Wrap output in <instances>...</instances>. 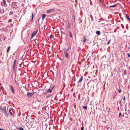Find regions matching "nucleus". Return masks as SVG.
Instances as JSON below:
<instances>
[{"label":"nucleus","instance_id":"1","mask_svg":"<svg viewBox=\"0 0 130 130\" xmlns=\"http://www.w3.org/2000/svg\"><path fill=\"white\" fill-rule=\"evenodd\" d=\"M54 87V85H51L50 88L47 91V93H50L52 92Z\"/></svg>","mask_w":130,"mask_h":130},{"label":"nucleus","instance_id":"2","mask_svg":"<svg viewBox=\"0 0 130 130\" xmlns=\"http://www.w3.org/2000/svg\"><path fill=\"white\" fill-rule=\"evenodd\" d=\"M30 121V124L31 126L33 125L34 124H36V121L34 119H32L30 121Z\"/></svg>","mask_w":130,"mask_h":130},{"label":"nucleus","instance_id":"3","mask_svg":"<svg viewBox=\"0 0 130 130\" xmlns=\"http://www.w3.org/2000/svg\"><path fill=\"white\" fill-rule=\"evenodd\" d=\"M9 88L12 93L14 94V93L15 91L12 85H10L9 87Z\"/></svg>","mask_w":130,"mask_h":130},{"label":"nucleus","instance_id":"4","mask_svg":"<svg viewBox=\"0 0 130 130\" xmlns=\"http://www.w3.org/2000/svg\"><path fill=\"white\" fill-rule=\"evenodd\" d=\"M38 31V30H36L34 31L32 34L31 35V38H32L35 35Z\"/></svg>","mask_w":130,"mask_h":130},{"label":"nucleus","instance_id":"5","mask_svg":"<svg viewBox=\"0 0 130 130\" xmlns=\"http://www.w3.org/2000/svg\"><path fill=\"white\" fill-rule=\"evenodd\" d=\"M54 9H50L47 10L46 11V12L47 13H50L52 12H53L54 11Z\"/></svg>","mask_w":130,"mask_h":130},{"label":"nucleus","instance_id":"6","mask_svg":"<svg viewBox=\"0 0 130 130\" xmlns=\"http://www.w3.org/2000/svg\"><path fill=\"white\" fill-rule=\"evenodd\" d=\"M16 67V60H15L14 61L13 67V71H14L15 70V68Z\"/></svg>","mask_w":130,"mask_h":130},{"label":"nucleus","instance_id":"7","mask_svg":"<svg viewBox=\"0 0 130 130\" xmlns=\"http://www.w3.org/2000/svg\"><path fill=\"white\" fill-rule=\"evenodd\" d=\"M0 109L4 113L6 111V107H3V108H0Z\"/></svg>","mask_w":130,"mask_h":130},{"label":"nucleus","instance_id":"8","mask_svg":"<svg viewBox=\"0 0 130 130\" xmlns=\"http://www.w3.org/2000/svg\"><path fill=\"white\" fill-rule=\"evenodd\" d=\"M33 94V93H30V92H28L27 93V95L29 97H31Z\"/></svg>","mask_w":130,"mask_h":130},{"label":"nucleus","instance_id":"9","mask_svg":"<svg viewBox=\"0 0 130 130\" xmlns=\"http://www.w3.org/2000/svg\"><path fill=\"white\" fill-rule=\"evenodd\" d=\"M64 53L65 55V56L66 58H68L69 56V55L68 53L67 52H66V51H64Z\"/></svg>","mask_w":130,"mask_h":130},{"label":"nucleus","instance_id":"10","mask_svg":"<svg viewBox=\"0 0 130 130\" xmlns=\"http://www.w3.org/2000/svg\"><path fill=\"white\" fill-rule=\"evenodd\" d=\"M83 76H81L80 77V78L78 82V83L81 82L83 80Z\"/></svg>","mask_w":130,"mask_h":130},{"label":"nucleus","instance_id":"11","mask_svg":"<svg viewBox=\"0 0 130 130\" xmlns=\"http://www.w3.org/2000/svg\"><path fill=\"white\" fill-rule=\"evenodd\" d=\"M3 4L4 5V6L5 7H6L7 6V5L6 4V1H5V0H3Z\"/></svg>","mask_w":130,"mask_h":130},{"label":"nucleus","instance_id":"12","mask_svg":"<svg viewBox=\"0 0 130 130\" xmlns=\"http://www.w3.org/2000/svg\"><path fill=\"white\" fill-rule=\"evenodd\" d=\"M126 17L127 19L130 22V18L128 15L127 14H126Z\"/></svg>","mask_w":130,"mask_h":130},{"label":"nucleus","instance_id":"13","mask_svg":"<svg viewBox=\"0 0 130 130\" xmlns=\"http://www.w3.org/2000/svg\"><path fill=\"white\" fill-rule=\"evenodd\" d=\"M69 35L70 37H71L72 38H73V37L72 34V33L70 31H69Z\"/></svg>","mask_w":130,"mask_h":130},{"label":"nucleus","instance_id":"14","mask_svg":"<svg viewBox=\"0 0 130 130\" xmlns=\"http://www.w3.org/2000/svg\"><path fill=\"white\" fill-rule=\"evenodd\" d=\"M96 34L98 35H100L101 34V32L100 31H97L96 32Z\"/></svg>","mask_w":130,"mask_h":130},{"label":"nucleus","instance_id":"15","mask_svg":"<svg viewBox=\"0 0 130 130\" xmlns=\"http://www.w3.org/2000/svg\"><path fill=\"white\" fill-rule=\"evenodd\" d=\"M83 38L84 39L83 40V41L84 42V44L86 42V38L85 37H84Z\"/></svg>","mask_w":130,"mask_h":130},{"label":"nucleus","instance_id":"16","mask_svg":"<svg viewBox=\"0 0 130 130\" xmlns=\"http://www.w3.org/2000/svg\"><path fill=\"white\" fill-rule=\"evenodd\" d=\"M17 129L19 130H24L23 128L21 127H19V128H16Z\"/></svg>","mask_w":130,"mask_h":130},{"label":"nucleus","instance_id":"17","mask_svg":"<svg viewBox=\"0 0 130 130\" xmlns=\"http://www.w3.org/2000/svg\"><path fill=\"white\" fill-rule=\"evenodd\" d=\"M9 112L10 113V115L11 116L13 115V114L11 112V109H10L9 110Z\"/></svg>","mask_w":130,"mask_h":130},{"label":"nucleus","instance_id":"18","mask_svg":"<svg viewBox=\"0 0 130 130\" xmlns=\"http://www.w3.org/2000/svg\"><path fill=\"white\" fill-rule=\"evenodd\" d=\"M117 5V4H115L114 5H111L109 7H114L116 6Z\"/></svg>","mask_w":130,"mask_h":130},{"label":"nucleus","instance_id":"19","mask_svg":"<svg viewBox=\"0 0 130 130\" xmlns=\"http://www.w3.org/2000/svg\"><path fill=\"white\" fill-rule=\"evenodd\" d=\"M45 15L44 14H42V18L43 20V19L45 18Z\"/></svg>","mask_w":130,"mask_h":130},{"label":"nucleus","instance_id":"20","mask_svg":"<svg viewBox=\"0 0 130 130\" xmlns=\"http://www.w3.org/2000/svg\"><path fill=\"white\" fill-rule=\"evenodd\" d=\"M10 48V46H9L8 47V48L7 49V53H9V50Z\"/></svg>","mask_w":130,"mask_h":130},{"label":"nucleus","instance_id":"21","mask_svg":"<svg viewBox=\"0 0 130 130\" xmlns=\"http://www.w3.org/2000/svg\"><path fill=\"white\" fill-rule=\"evenodd\" d=\"M83 107L86 110L87 108V106H83Z\"/></svg>","mask_w":130,"mask_h":130},{"label":"nucleus","instance_id":"22","mask_svg":"<svg viewBox=\"0 0 130 130\" xmlns=\"http://www.w3.org/2000/svg\"><path fill=\"white\" fill-rule=\"evenodd\" d=\"M118 91L119 92V93H120L121 91V89H120V87H119V89H118Z\"/></svg>","mask_w":130,"mask_h":130},{"label":"nucleus","instance_id":"23","mask_svg":"<svg viewBox=\"0 0 130 130\" xmlns=\"http://www.w3.org/2000/svg\"><path fill=\"white\" fill-rule=\"evenodd\" d=\"M12 21V19H9L8 21V22L9 23L10 22H11Z\"/></svg>","mask_w":130,"mask_h":130},{"label":"nucleus","instance_id":"24","mask_svg":"<svg viewBox=\"0 0 130 130\" xmlns=\"http://www.w3.org/2000/svg\"><path fill=\"white\" fill-rule=\"evenodd\" d=\"M13 14V12H12L11 11H10V12L9 13V15H12V14Z\"/></svg>","mask_w":130,"mask_h":130},{"label":"nucleus","instance_id":"25","mask_svg":"<svg viewBox=\"0 0 130 130\" xmlns=\"http://www.w3.org/2000/svg\"><path fill=\"white\" fill-rule=\"evenodd\" d=\"M4 113V114L5 115H6L7 116H8V114L7 113V111L5 112Z\"/></svg>","mask_w":130,"mask_h":130},{"label":"nucleus","instance_id":"26","mask_svg":"<svg viewBox=\"0 0 130 130\" xmlns=\"http://www.w3.org/2000/svg\"><path fill=\"white\" fill-rule=\"evenodd\" d=\"M111 39H110L109 40L108 42L107 43V45H108L110 43V41H111Z\"/></svg>","mask_w":130,"mask_h":130},{"label":"nucleus","instance_id":"27","mask_svg":"<svg viewBox=\"0 0 130 130\" xmlns=\"http://www.w3.org/2000/svg\"><path fill=\"white\" fill-rule=\"evenodd\" d=\"M50 37L51 39L53 38V36L52 35H50Z\"/></svg>","mask_w":130,"mask_h":130},{"label":"nucleus","instance_id":"28","mask_svg":"<svg viewBox=\"0 0 130 130\" xmlns=\"http://www.w3.org/2000/svg\"><path fill=\"white\" fill-rule=\"evenodd\" d=\"M84 130V127L83 125L82 127H81V130Z\"/></svg>","mask_w":130,"mask_h":130},{"label":"nucleus","instance_id":"29","mask_svg":"<svg viewBox=\"0 0 130 130\" xmlns=\"http://www.w3.org/2000/svg\"><path fill=\"white\" fill-rule=\"evenodd\" d=\"M127 56H128V57H129L130 58V55H129V53H127Z\"/></svg>","mask_w":130,"mask_h":130},{"label":"nucleus","instance_id":"30","mask_svg":"<svg viewBox=\"0 0 130 130\" xmlns=\"http://www.w3.org/2000/svg\"><path fill=\"white\" fill-rule=\"evenodd\" d=\"M51 96V95H47V98L50 97Z\"/></svg>","mask_w":130,"mask_h":130},{"label":"nucleus","instance_id":"31","mask_svg":"<svg viewBox=\"0 0 130 130\" xmlns=\"http://www.w3.org/2000/svg\"><path fill=\"white\" fill-rule=\"evenodd\" d=\"M125 96H124V98H123V100L124 101H125Z\"/></svg>","mask_w":130,"mask_h":130},{"label":"nucleus","instance_id":"32","mask_svg":"<svg viewBox=\"0 0 130 130\" xmlns=\"http://www.w3.org/2000/svg\"><path fill=\"white\" fill-rule=\"evenodd\" d=\"M121 112H120L119 114V117H120L121 116Z\"/></svg>","mask_w":130,"mask_h":130},{"label":"nucleus","instance_id":"33","mask_svg":"<svg viewBox=\"0 0 130 130\" xmlns=\"http://www.w3.org/2000/svg\"><path fill=\"white\" fill-rule=\"evenodd\" d=\"M32 19H33V14H32Z\"/></svg>","mask_w":130,"mask_h":130},{"label":"nucleus","instance_id":"34","mask_svg":"<svg viewBox=\"0 0 130 130\" xmlns=\"http://www.w3.org/2000/svg\"><path fill=\"white\" fill-rule=\"evenodd\" d=\"M89 83H88V84H87V86H88V87H89Z\"/></svg>","mask_w":130,"mask_h":130},{"label":"nucleus","instance_id":"35","mask_svg":"<svg viewBox=\"0 0 130 130\" xmlns=\"http://www.w3.org/2000/svg\"><path fill=\"white\" fill-rule=\"evenodd\" d=\"M0 13L2 14V11H1V9L0 10Z\"/></svg>","mask_w":130,"mask_h":130},{"label":"nucleus","instance_id":"36","mask_svg":"<svg viewBox=\"0 0 130 130\" xmlns=\"http://www.w3.org/2000/svg\"><path fill=\"white\" fill-rule=\"evenodd\" d=\"M78 100H79V99H80V95H79L78 96Z\"/></svg>","mask_w":130,"mask_h":130},{"label":"nucleus","instance_id":"37","mask_svg":"<svg viewBox=\"0 0 130 130\" xmlns=\"http://www.w3.org/2000/svg\"><path fill=\"white\" fill-rule=\"evenodd\" d=\"M2 12L3 13H4V9H3Z\"/></svg>","mask_w":130,"mask_h":130},{"label":"nucleus","instance_id":"38","mask_svg":"<svg viewBox=\"0 0 130 130\" xmlns=\"http://www.w3.org/2000/svg\"><path fill=\"white\" fill-rule=\"evenodd\" d=\"M0 130H4L2 128H0Z\"/></svg>","mask_w":130,"mask_h":130},{"label":"nucleus","instance_id":"39","mask_svg":"<svg viewBox=\"0 0 130 130\" xmlns=\"http://www.w3.org/2000/svg\"><path fill=\"white\" fill-rule=\"evenodd\" d=\"M115 96H114V97H113V98L114 99L115 98Z\"/></svg>","mask_w":130,"mask_h":130},{"label":"nucleus","instance_id":"40","mask_svg":"<svg viewBox=\"0 0 130 130\" xmlns=\"http://www.w3.org/2000/svg\"><path fill=\"white\" fill-rule=\"evenodd\" d=\"M69 50V48H68L66 50L67 51H68Z\"/></svg>","mask_w":130,"mask_h":130},{"label":"nucleus","instance_id":"41","mask_svg":"<svg viewBox=\"0 0 130 130\" xmlns=\"http://www.w3.org/2000/svg\"><path fill=\"white\" fill-rule=\"evenodd\" d=\"M88 78H90V77L89 76L88 77Z\"/></svg>","mask_w":130,"mask_h":130},{"label":"nucleus","instance_id":"42","mask_svg":"<svg viewBox=\"0 0 130 130\" xmlns=\"http://www.w3.org/2000/svg\"><path fill=\"white\" fill-rule=\"evenodd\" d=\"M1 41V39L0 38V41Z\"/></svg>","mask_w":130,"mask_h":130},{"label":"nucleus","instance_id":"43","mask_svg":"<svg viewBox=\"0 0 130 130\" xmlns=\"http://www.w3.org/2000/svg\"><path fill=\"white\" fill-rule=\"evenodd\" d=\"M123 117H124V115H123Z\"/></svg>","mask_w":130,"mask_h":130},{"label":"nucleus","instance_id":"44","mask_svg":"<svg viewBox=\"0 0 130 130\" xmlns=\"http://www.w3.org/2000/svg\"><path fill=\"white\" fill-rule=\"evenodd\" d=\"M9 2H9H10L9 1V2Z\"/></svg>","mask_w":130,"mask_h":130},{"label":"nucleus","instance_id":"45","mask_svg":"<svg viewBox=\"0 0 130 130\" xmlns=\"http://www.w3.org/2000/svg\"><path fill=\"white\" fill-rule=\"evenodd\" d=\"M46 130H47V129H46Z\"/></svg>","mask_w":130,"mask_h":130}]
</instances>
